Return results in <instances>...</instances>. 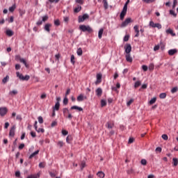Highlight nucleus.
Listing matches in <instances>:
<instances>
[{
  "label": "nucleus",
  "mask_w": 178,
  "mask_h": 178,
  "mask_svg": "<svg viewBox=\"0 0 178 178\" xmlns=\"http://www.w3.org/2000/svg\"><path fill=\"white\" fill-rule=\"evenodd\" d=\"M129 3L130 0H127L125 4L124 5L123 9L120 15V20H123L124 19V16H126V13H127V5H129Z\"/></svg>",
  "instance_id": "nucleus-1"
},
{
  "label": "nucleus",
  "mask_w": 178,
  "mask_h": 178,
  "mask_svg": "<svg viewBox=\"0 0 178 178\" xmlns=\"http://www.w3.org/2000/svg\"><path fill=\"white\" fill-rule=\"evenodd\" d=\"M79 30H81L83 33H86V31H87L89 33H92V31H93L92 28H91V26H90L89 25H88V26L81 25L79 26Z\"/></svg>",
  "instance_id": "nucleus-2"
},
{
  "label": "nucleus",
  "mask_w": 178,
  "mask_h": 178,
  "mask_svg": "<svg viewBox=\"0 0 178 178\" xmlns=\"http://www.w3.org/2000/svg\"><path fill=\"white\" fill-rule=\"evenodd\" d=\"M17 77L19 79V80H22V81H29L30 80V76L26 75L25 76H23L22 74H20V72H16Z\"/></svg>",
  "instance_id": "nucleus-3"
},
{
  "label": "nucleus",
  "mask_w": 178,
  "mask_h": 178,
  "mask_svg": "<svg viewBox=\"0 0 178 178\" xmlns=\"http://www.w3.org/2000/svg\"><path fill=\"white\" fill-rule=\"evenodd\" d=\"M87 19H90V15L88 14H83V15H79L78 17L79 23H83L84 20H87Z\"/></svg>",
  "instance_id": "nucleus-4"
},
{
  "label": "nucleus",
  "mask_w": 178,
  "mask_h": 178,
  "mask_svg": "<svg viewBox=\"0 0 178 178\" xmlns=\"http://www.w3.org/2000/svg\"><path fill=\"white\" fill-rule=\"evenodd\" d=\"M149 26L153 29L157 28L159 29H162V25L159 23L154 24L153 21H150Z\"/></svg>",
  "instance_id": "nucleus-5"
},
{
  "label": "nucleus",
  "mask_w": 178,
  "mask_h": 178,
  "mask_svg": "<svg viewBox=\"0 0 178 178\" xmlns=\"http://www.w3.org/2000/svg\"><path fill=\"white\" fill-rule=\"evenodd\" d=\"M133 22V21L131 20V18L129 17L127 18L124 22H123L121 24V27H126V26H127L129 23Z\"/></svg>",
  "instance_id": "nucleus-6"
},
{
  "label": "nucleus",
  "mask_w": 178,
  "mask_h": 178,
  "mask_svg": "<svg viewBox=\"0 0 178 178\" xmlns=\"http://www.w3.org/2000/svg\"><path fill=\"white\" fill-rule=\"evenodd\" d=\"M125 52L127 54H130V52H131V44H127L124 47Z\"/></svg>",
  "instance_id": "nucleus-7"
},
{
  "label": "nucleus",
  "mask_w": 178,
  "mask_h": 178,
  "mask_svg": "<svg viewBox=\"0 0 178 178\" xmlns=\"http://www.w3.org/2000/svg\"><path fill=\"white\" fill-rule=\"evenodd\" d=\"M8 113V108L6 107H1L0 108V115L1 116H5Z\"/></svg>",
  "instance_id": "nucleus-8"
},
{
  "label": "nucleus",
  "mask_w": 178,
  "mask_h": 178,
  "mask_svg": "<svg viewBox=\"0 0 178 178\" xmlns=\"http://www.w3.org/2000/svg\"><path fill=\"white\" fill-rule=\"evenodd\" d=\"M102 74H97V81H95L96 86L102 83Z\"/></svg>",
  "instance_id": "nucleus-9"
},
{
  "label": "nucleus",
  "mask_w": 178,
  "mask_h": 178,
  "mask_svg": "<svg viewBox=\"0 0 178 178\" xmlns=\"http://www.w3.org/2000/svg\"><path fill=\"white\" fill-rule=\"evenodd\" d=\"M78 102H81L83 99H87V96H84L83 94L79 95L76 98Z\"/></svg>",
  "instance_id": "nucleus-10"
},
{
  "label": "nucleus",
  "mask_w": 178,
  "mask_h": 178,
  "mask_svg": "<svg viewBox=\"0 0 178 178\" xmlns=\"http://www.w3.org/2000/svg\"><path fill=\"white\" fill-rule=\"evenodd\" d=\"M16 130V126H13L10 130L9 136L10 137H15V131Z\"/></svg>",
  "instance_id": "nucleus-11"
},
{
  "label": "nucleus",
  "mask_w": 178,
  "mask_h": 178,
  "mask_svg": "<svg viewBox=\"0 0 178 178\" xmlns=\"http://www.w3.org/2000/svg\"><path fill=\"white\" fill-rule=\"evenodd\" d=\"M166 34H170L172 37H176V33L173 32V30L172 29H168L165 31Z\"/></svg>",
  "instance_id": "nucleus-12"
},
{
  "label": "nucleus",
  "mask_w": 178,
  "mask_h": 178,
  "mask_svg": "<svg viewBox=\"0 0 178 178\" xmlns=\"http://www.w3.org/2000/svg\"><path fill=\"white\" fill-rule=\"evenodd\" d=\"M50 27H52L51 24H46L44 25V29L45 30V31H47V33H50L51 32V29H49Z\"/></svg>",
  "instance_id": "nucleus-13"
},
{
  "label": "nucleus",
  "mask_w": 178,
  "mask_h": 178,
  "mask_svg": "<svg viewBox=\"0 0 178 178\" xmlns=\"http://www.w3.org/2000/svg\"><path fill=\"white\" fill-rule=\"evenodd\" d=\"M134 30L135 31V33H136V34L135 35V37H139L140 30H138V25H135L134 27Z\"/></svg>",
  "instance_id": "nucleus-14"
},
{
  "label": "nucleus",
  "mask_w": 178,
  "mask_h": 178,
  "mask_svg": "<svg viewBox=\"0 0 178 178\" xmlns=\"http://www.w3.org/2000/svg\"><path fill=\"white\" fill-rule=\"evenodd\" d=\"M175 54H177V49H170L168 51V55H170V56H173V55H175Z\"/></svg>",
  "instance_id": "nucleus-15"
},
{
  "label": "nucleus",
  "mask_w": 178,
  "mask_h": 178,
  "mask_svg": "<svg viewBox=\"0 0 178 178\" xmlns=\"http://www.w3.org/2000/svg\"><path fill=\"white\" fill-rule=\"evenodd\" d=\"M19 61L21 62V63L24 64L25 67H27V68L30 67V65L27 64V62L26 61V60H24V58H20Z\"/></svg>",
  "instance_id": "nucleus-16"
},
{
  "label": "nucleus",
  "mask_w": 178,
  "mask_h": 178,
  "mask_svg": "<svg viewBox=\"0 0 178 178\" xmlns=\"http://www.w3.org/2000/svg\"><path fill=\"white\" fill-rule=\"evenodd\" d=\"M96 95H97L99 97L102 95V88H98L96 90Z\"/></svg>",
  "instance_id": "nucleus-17"
},
{
  "label": "nucleus",
  "mask_w": 178,
  "mask_h": 178,
  "mask_svg": "<svg viewBox=\"0 0 178 178\" xmlns=\"http://www.w3.org/2000/svg\"><path fill=\"white\" fill-rule=\"evenodd\" d=\"M125 58L127 62H129V63H131V62H133V58H131L130 54H126Z\"/></svg>",
  "instance_id": "nucleus-18"
},
{
  "label": "nucleus",
  "mask_w": 178,
  "mask_h": 178,
  "mask_svg": "<svg viewBox=\"0 0 178 178\" xmlns=\"http://www.w3.org/2000/svg\"><path fill=\"white\" fill-rule=\"evenodd\" d=\"M73 109H75V110H76V111H79V112H82V111H83V108L79 107V106H72L71 107V111H73Z\"/></svg>",
  "instance_id": "nucleus-19"
},
{
  "label": "nucleus",
  "mask_w": 178,
  "mask_h": 178,
  "mask_svg": "<svg viewBox=\"0 0 178 178\" xmlns=\"http://www.w3.org/2000/svg\"><path fill=\"white\" fill-rule=\"evenodd\" d=\"M106 126L107 129H113V127L115 126V123L108 122L106 123Z\"/></svg>",
  "instance_id": "nucleus-20"
},
{
  "label": "nucleus",
  "mask_w": 178,
  "mask_h": 178,
  "mask_svg": "<svg viewBox=\"0 0 178 178\" xmlns=\"http://www.w3.org/2000/svg\"><path fill=\"white\" fill-rule=\"evenodd\" d=\"M39 152H40V150H36L35 152L32 153L29 156V159H32V158H34V156H35V155H38Z\"/></svg>",
  "instance_id": "nucleus-21"
},
{
  "label": "nucleus",
  "mask_w": 178,
  "mask_h": 178,
  "mask_svg": "<svg viewBox=\"0 0 178 178\" xmlns=\"http://www.w3.org/2000/svg\"><path fill=\"white\" fill-rule=\"evenodd\" d=\"M102 34H104V29H100L98 33V37L99 38V40H101V38H102Z\"/></svg>",
  "instance_id": "nucleus-22"
},
{
  "label": "nucleus",
  "mask_w": 178,
  "mask_h": 178,
  "mask_svg": "<svg viewBox=\"0 0 178 178\" xmlns=\"http://www.w3.org/2000/svg\"><path fill=\"white\" fill-rule=\"evenodd\" d=\"M60 106V103L56 102L55 106L53 107L54 111H58Z\"/></svg>",
  "instance_id": "nucleus-23"
},
{
  "label": "nucleus",
  "mask_w": 178,
  "mask_h": 178,
  "mask_svg": "<svg viewBox=\"0 0 178 178\" xmlns=\"http://www.w3.org/2000/svg\"><path fill=\"white\" fill-rule=\"evenodd\" d=\"M6 34L8 37H12V35H13V31L8 29L6 32Z\"/></svg>",
  "instance_id": "nucleus-24"
},
{
  "label": "nucleus",
  "mask_w": 178,
  "mask_h": 178,
  "mask_svg": "<svg viewBox=\"0 0 178 178\" xmlns=\"http://www.w3.org/2000/svg\"><path fill=\"white\" fill-rule=\"evenodd\" d=\"M97 175L100 178H104L105 177V173H104L102 171H99L97 174Z\"/></svg>",
  "instance_id": "nucleus-25"
},
{
  "label": "nucleus",
  "mask_w": 178,
  "mask_h": 178,
  "mask_svg": "<svg viewBox=\"0 0 178 178\" xmlns=\"http://www.w3.org/2000/svg\"><path fill=\"white\" fill-rule=\"evenodd\" d=\"M76 54H77L78 56H81V55H83V49H81V47H79L77 49Z\"/></svg>",
  "instance_id": "nucleus-26"
},
{
  "label": "nucleus",
  "mask_w": 178,
  "mask_h": 178,
  "mask_svg": "<svg viewBox=\"0 0 178 178\" xmlns=\"http://www.w3.org/2000/svg\"><path fill=\"white\" fill-rule=\"evenodd\" d=\"M70 112L69 111V109H67V108H65L63 109V113L64 115V116L66 117V115L69 114Z\"/></svg>",
  "instance_id": "nucleus-27"
},
{
  "label": "nucleus",
  "mask_w": 178,
  "mask_h": 178,
  "mask_svg": "<svg viewBox=\"0 0 178 178\" xmlns=\"http://www.w3.org/2000/svg\"><path fill=\"white\" fill-rule=\"evenodd\" d=\"M8 81H9V76L7 75L6 77H4L2 80V83L3 84H6V83H8Z\"/></svg>",
  "instance_id": "nucleus-28"
},
{
  "label": "nucleus",
  "mask_w": 178,
  "mask_h": 178,
  "mask_svg": "<svg viewBox=\"0 0 178 178\" xmlns=\"http://www.w3.org/2000/svg\"><path fill=\"white\" fill-rule=\"evenodd\" d=\"M140 86H141V81H137L136 82H135L134 88H138Z\"/></svg>",
  "instance_id": "nucleus-29"
},
{
  "label": "nucleus",
  "mask_w": 178,
  "mask_h": 178,
  "mask_svg": "<svg viewBox=\"0 0 178 178\" xmlns=\"http://www.w3.org/2000/svg\"><path fill=\"white\" fill-rule=\"evenodd\" d=\"M15 9H16V5L14 4L13 6L8 8L9 12L13 13L15 12Z\"/></svg>",
  "instance_id": "nucleus-30"
},
{
  "label": "nucleus",
  "mask_w": 178,
  "mask_h": 178,
  "mask_svg": "<svg viewBox=\"0 0 178 178\" xmlns=\"http://www.w3.org/2000/svg\"><path fill=\"white\" fill-rule=\"evenodd\" d=\"M172 163H173L174 166H177L178 159L177 158H173L172 159Z\"/></svg>",
  "instance_id": "nucleus-31"
},
{
  "label": "nucleus",
  "mask_w": 178,
  "mask_h": 178,
  "mask_svg": "<svg viewBox=\"0 0 178 178\" xmlns=\"http://www.w3.org/2000/svg\"><path fill=\"white\" fill-rule=\"evenodd\" d=\"M72 140H73V137H72V136H68L66 138V141H67V144H70V141H72Z\"/></svg>",
  "instance_id": "nucleus-32"
},
{
  "label": "nucleus",
  "mask_w": 178,
  "mask_h": 178,
  "mask_svg": "<svg viewBox=\"0 0 178 178\" xmlns=\"http://www.w3.org/2000/svg\"><path fill=\"white\" fill-rule=\"evenodd\" d=\"M156 102V97H153L149 102V105H153V104H155Z\"/></svg>",
  "instance_id": "nucleus-33"
},
{
  "label": "nucleus",
  "mask_w": 178,
  "mask_h": 178,
  "mask_svg": "<svg viewBox=\"0 0 178 178\" xmlns=\"http://www.w3.org/2000/svg\"><path fill=\"white\" fill-rule=\"evenodd\" d=\"M80 10H81V6H78V7H76L74 10V12L75 13H79V12H80Z\"/></svg>",
  "instance_id": "nucleus-34"
},
{
  "label": "nucleus",
  "mask_w": 178,
  "mask_h": 178,
  "mask_svg": "<svg viewBox=\"0 0 178 178\" xmlns=\"http://www.w3.org/2000/svg\"><path fill=\"white\" fill-rule=\"evenodd\" d=\"M159 97L161 98V99H165V98H166V93L165 92L161 93L159 95Z\"/></svg>",
  "instance_id": "nucleus-35"
},
{
  "label": "nucleus",
  "mask_w": 178,
  "mask_h": 178,
  "mask_svg": "<svg viewBox=\"0 0 178 178\" xmlns=\"http://www.w3.org/2000/svg\"><path fill=\"white\" fill-rule=\"evenodd\" d=\"M103 2H104V9H108V1L107 0H103Z\"/></svg>",
  "instance_id": "nucleus-36"
},
{
  "label": "nucleus",
  "mask_w": 178,
  "mask_h": 178,
  "mask_svg": "<svg viewBox=\"0 0 178 178\" xmlns=\"http://www.w3.org/2000/svg\"><path fill=\"white\" fill-rule=\"evenodd\" d=\"M101 106L103 108L104 106H106V101L104 99L101 100Z\"/></svg>",
  "instance_id": "nucleus-37"
},
{
  "label": "nucleus",
  "mask_w": 178,
  "mask_h": 178,
  "mask_svg": "<svg viewBox=\"0 0 178 178\" xmlns=\"http://www.w3.org/2000/svg\"><path fill=\"white\" fill-rule=\"evenodd\" d=\"M38 120L40 124H42V123H44V119L41 116H39L38 118Z\"/></svg>",
  "instance_id": "nucleus-38"
},
{
  "label": "nucleus",
  "mask_w": 178,
  "mask_h": 178,
  "mask_svg": "<svg viewBox=\"0 0 178 178\" xmlns=\"http://www.w3.org/2000/svg\"><path fill=\"white\" fill-rule=\"evenodd\" d=\"M69 104V99H67V97H65L63 99V104L64 105H67Z\"/></svg>",
  "instance_id": "nucleus-39"
},
{
  "label": "nucleus",
  "mask_w": 178,
  "mask_h": 178,
  "mask_svg": "<svg viewBox=\"0 0 178 178\" xmlns=\"http://www.w3.org/2000/svg\"><path fill=\"white\" fill-rule=\"evenodd\" d=\"M17 94V90H15L10 91L9 92L10 95H16Z\"/></svg>",
  "instance_id": "nucleus-40"
},
{
  "label": "nucleus",
  "mask_w": 178,
  "mask_h": 178,
  "mask_svg": "<svg viewBox=\"0 0 178 178\" xmlns=\"http://www.w3.org/2000/svg\"><path fill=\"white\" fill-rule=\"evenodd\" d=\"M155 67V65H154V63H150L149 65V70H154V68Z\"/></svg>",
  "instance_id": "nucleus-41"
},
{
  "label": "nucleus",
  "mask_w": 178,
  "mask_h": 178,
  "mask_svg": "<svg viewBox=\"0 0 178 178\" xmlns=\"http://www.w3.org/2000/svg\"><path fill=\"white\" fill-rule=\"evenodd\" d=\"M74 55H72L71 56V63H72V65H74V63H76V61H74Z\"/></svg>",
  "instance_id": "nucleus-42"
},
{
  "label": "nucleus",
  "mask_w": 178,
  "mask_h": 178,
  "mask_svg": "<svg viewBox=\"0 0 178 178\" xmlns=\"http://www.w3.org/2000/svg\"><path fill=\"white\" fill-rule=\"evenodd\" d=\"M130 38V35H126L124 37V41L125 42H127V41H129V39Z\"/></svg>",
  "instance_id": "nucleus-43"
},
{
  "label": "nucleus",
  "mask_w": 178,
  "mask_h": 178,
  "mask_svg": "<svg viewBox=\"0 0 178 178\" xmlns=\"http://www.w3.org/2000/svg\"><path fill=\"white\" fill-rule=\"evenodd\" d=\"M54 25L55 26H60V21H59V19H56L54 21Z\"/></svg>",
  "instance_id": "nucleus-44"
},
{
  "label": "nucleus",
  "mask_w": 178,
  "mask_h": 178,
  "mask_svg": "<svg viewBox=\"0 0 178 178\" xmlns=\"http://www.w3.org/2000/svg\"><path fill=\"white\" fill-rule=\"evenodd\" d=\"M145 3H152V2H155V0H143Z\"/></svg>",
  "instance_id": "nucleus-45"
},
{
  "label": "nucleus",
  "mask_w": 178,
  "mask_h": 178,
  "mask_svg": "<svg viewBox=\"0 0 178 178\" xmlns=\"http://www.w3.org/2000/svg\"><path fill=\"white\" fill-rule=\"evenodd\" d=\"M134 102V100L133 99H131L129 102H127V106H130L132 104H133V102Z\"/></svg>",
  "instance_id": "nucleus-46"
},
{
  "label": "nucleus",
  "mask_w": 178,
  "mask_h": 178,
  "mask_svg": "<svg viewBox=\"0 0 178 178\" xmlns=\"http://www.w3.org/2000/svg\"><path fill=\"white\" fill-rule=\"evenodd\" d=\"M177 90H178V88H177V87L173 88L171 90L172 94H175V92H177Z\"/></svg>",
  "instance_id": "nucleus-47"
},
{
  "label": "nucleus",
  "mask_w": 178,
  "mask_h": 178,
  "mask_svg": "<svg viewBox=\"0 0 178 178\" xmlns=\"http://www.w3.org/2000/svg\"><path fill=\"white\" fill-rule=\"evenodd\" d=\"M63 141H58V143H57V145H58V147H60V148H62V147H63Z\"/></svg>",
  "instance_id": "nucleus-48"
},
{
  "label": "nucleus",
  "mask_w": 178,
  "mask_h": 178,
  "mask_svg": "<svg viewBox=\"0 0 178 178\" xmlns=\"http://www.w3.org/2000/svg\"><path fill=\"white\" fill-rule=\"evenodd\" d=\"M65 118H67V119H69L70 120H72V119H73V115H72V113H69L67 116H65Z\"/></svg>",
  "instance_id": "nucleus-49"
},
{
  "label": "nucleus",
  "mask_w": 178,
  "mask_h": 178,
  "mask_svg": "<svg viewBox=\"0 0 178 178\" xmlns=\"http://www.w3.org/2000/svg\"><path fill=\"white\" fill-rule=\"evenodd\" d=\"M86 167V163L84 161H82L81 163V170H83L84 168Z\"/></svg>",
  "instance_id": "nucleus-50"
},
{
  "label": "nucleus",
  "mask_w": 178,
  "mask_h": 178,
  "mask_svg": "<svg viewBox=\"0 0 178 178\" xmlns=\"http://www.w3.org/2000/svg\"><path fill=\"white\" fill-rule=\"evenodd\" d=\"M134 143V138H130L128 141V144H133Z\"/></svg>",
  "instance_id": "nucleus-51"
},
{
  "label": "nucleus",
  "mask_w": 178,
  "mask_h": 178,
  "mask_svg": "<svg viewBox=\"0 0 178 178\" xmlns=\"http://www.w3.org/2000/svg\"><path fill=\"white\" fill-rule=\"evenodd\" d=\"M140 163H141V165H147V160H145L144 159H142L141 161H140Z\"/></svg>",
  "instance_id": "nucleus-52"
},
{
  "label": "nucleus",
  "mask_w": 178,
  "mask_h": 178,
  "mask_svg": "<svg viewBox=\"0 0 178 178\" xmlns=\"http://www.w3.org/2000/svg\"><path fill=\"white\" fill-rule=\"evenodd\" d=\"M36 131H38V133H44V131H45V130L42 128H39Z\"/></svg>",
  "instance_id": "nucleus-53"
},
{
  "label": "nucleus",
  "mask_w": 178,
  "mask_h": 178,
  "mask_svg": "<svg viewBox=\"0 0 178 178\" xmlns=\"http://www.w3.org/2000/svg\"><path fill=\"white\" fill-rule=\"evenodd\" d=\"M176 5H177V0H174L173 5H172V9H175V8H176Z\"/></svg>",
  "instance_id": "nucleus-54"
},
{
  "label": "nucleus",
  "mask_w": 178,
  "mask_h": 178,
  "mask_svg": "<svg viewBox=\"0 0 178 178\" xmlns=\"http://www.w3.org/2000/svg\"><path fill=\"white\" fill-rule=\"evenodd\" d=\"M142 69L144 72H147V70H148V66L147 65H143L142 66Z\"/></svg>",
  "instance_id": "nucleus-55"
},
{
  "label": "nucleus",
  "mask_w": 178,
  "mask_h": 178,
  "mask_svg": "<svg viewBox=\"0 0 178 178\" xmlns=\"http://www.w3.org/2000/svg\"><path fill=\"white\" fill-rule=\"evenodd\" d=\"M39 168H45V163H40Z\"/></svg>",
  "instance_id": "nucleus-56"
},
{
  "label": "nucleus",
  "mask_w": 178,
  "mask_h": 178,
  "mask_svg": "<svg viewBox=\"0 0 178 178\" xmlns=\"http://www.w3.org/2000/svg\"><path fill=\"white\" fill-rule=\"evenodd\" d=\"M47 20H48V15H44L42 17V22H47Z\"/></svg>",
  "instance_id": "nucleus-57"
},
{
  "label": "nucleus",
  "mask_w": 178,
  "mask_h": 178,
  "mask_svg": "<svg viewBox=\"0 0 178 178\" xmlns=\"http://www.w3.org/2000/svg\"><path fill=\"white\" fill-rule=\"evenodd\" d=\"M62 134H63V136H67V134H69V132L66 130H63Z\"/></svg>",
  "instance_id": "nucleus-58"
},
{
  "label": "nucleus",
  "mask_w": 178,
  "mask_h": 178,
  "mask_svg": "<svg viewBox=\"0 0 178 178\" xmlns=\"http://www.w3.org/2000/svg\"><path fill=\"white\" fill-rule=\"evenodd\" d=\"M170 14L172 15V16H174L175 17H176V16H177V15L176 13H175V12L172 10H170Z\"/></svg>",
  "instance_id": "nucleus-59"
},
{
  "label": "nucleus",
  "mask_w": 178,
  "mask_h": 178,
  "mask_svg": "<svg viewBox=\"0 0 178 178\" xmlns=\"http://www.w3.org/2000/svg\"><path fill=\"white\" fill-rule=\"evenodd\" d=\"M162 138H163V140H168V135H166V134H163L162 135Z\"/></svg>",
  "instance_id": "nucleus-60"
},
{
  "label": "nucleus",
  "mask_w": 178,
  "mask_h": 178,
  "mask_svg": "<svg viewBox=\"0 0 178 178\" xmlns=\"http://www.w3.org/2000/svg\"><path fill=\"white\" fill-rule=\"evenodd\" d=\"M24 13H26V12L23 10H19V16H23V15H24Z\"/></svg>",
  "instance_id": "nucleus-61"
},
{
  "label": "nucleus",
  "mask_w": 178,
  "mask_h": 178,
  "mask_svg": "<svg viewBox=\"0 0 178 178\" xmlns=\"http://www.w3.org/2000/svg\"><path fill=\"white\" fill-rule=\"evenodd\" d=\"M56 124H58V122L56 121H54L51 123V127H55V126H56Z\"/></svg>",
  "instance_id": "nucleus-62"
},
{
  "label": "nucleus",
  "mask_w": 178,
  "mask_h": 178,
  "mask_svg": "<svg viewBox=\"0 0 178 178\" xmlns=\"http://www.w3.org/2000/svg\"><path fill=\"white\" fill-rule=\"evenodd\" d=\"M19 149H23L24 148V143H22L19 147Z\"/></svg>",
  "instance_id": "nucleus-63"
},
{
  "label": "nucleus",
  "mask_w": 178,
  "mask_h": 178,
  "mask_svg": "<svg viewBox=\"0 0 178 178\" xmlns=\"http://www.w3.org/2000/svg\"><path fill=\"white\" fill-rule=\"evenodd\" d=\"M15 177H20V171L15 172Z\"/></svg>",
  "instance_id": "nucleus-64"
}]
</instances>
